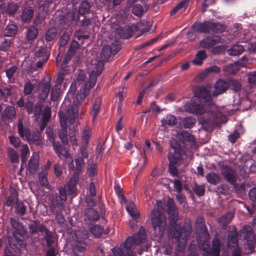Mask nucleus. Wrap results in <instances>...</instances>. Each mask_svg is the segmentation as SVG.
Segmentation results:
<instances>
[{
	"label": "nucleus",
	"mask_w": 256,
	"mask_h": 256,
	"mask_svg": "<svg viewBox=\"0 0 256 256\" xmlns=\"http://www.w3.org/2000/svg\"><path fill=\"white\" fill-rule=\"evenodd\" d=\"M196 230L199 233L197 243L200 249L204 252V256H220L224 244L222 238L216 234L212 240V248H210L209 242L210 235L205 224H196Z\"/></svg>",
	"instance_id": "nucleus-1"
},
{
	"label": "nucleus",
	"mask_w": 256,
	"mask_h": 256,
	"mask_svg": "<svg viewBox=\"0 0 256 256\" xmlns=\"http://www.w3.org/2000/svg\"><path fill=\"white\" fill-rule=\"evenodd\" d=\"M10 222L14 231L12 232L14 238L8 239V246L17 254L20 252V250L17 247L18 245L21 248H24L26 246V242L24 236L28 232L26 228L22 224L16 219L11 218Z\"/></svg>",
	"instance_id": "nucleus-2"
},
{
	"label": "nucleus",
	"mask_w": 256,
	"mask_h": 256,
	"mask_svg": "<svg viewBox=\"0 0 256 256\" xmlns=\"http://www.w3.org/2000/svg\"><path fill=\"white\" fill-rule=\"evenodd\" d=\"M150 220L154 233L158 236H162L166 226L164 214L158 208H154L152 211Z\"/></svg>",
	"instance_id": "nucleus-3"
},
{
	"label": "nucleus",
	"mask_w": 256,
	"mask_h": 256,
	"mask_svg": "<svg viewBox=\"0 0 256 256\" xmlns=\"http://www.w3.org/2000/svg\"><path fill=\"white\" fill-rule=\"evenodd\" d=\"M191 233L192 226L189 223L185 224L182 228L176 227L173 231V242L178 243L179 248L182 250L185 246L188 238L190 236Z\"/></svg>",
	"instance_id": "nucleus-4"
},
{
	"label": "nucleus",
	"mask_w": 256,
	"mask_h": 256,
	"mask_svg": "<svg viewBox=\"0 0 256 256\" xmlns=\"http://www.w3.org/2000/svg\"><path fill=\"white\" fill-rule=\"evenodd\" d=\"M58 115L60 123L72 124L78 116V107L76 101H74L72 104H68L64 112L62 110L60 111Z\"/></svg>",
	"instance_id": "nucleus-5"
},
{
	"label": "nucleus",
	"mask_w": 256,
	"mask_h": 256,
	"mask_svg": "<svg viewBox=\"0 0 256 256\" xmlns=\"http://www.w3.org/2000/svg\"><path fill=\"white\" fill-rule=\"evenodd\" d=\"M210 106L198 98H192L190 102L186 104V107L190 112L202 114L206 111L208 106Z\"/></svg>",
	"instance_id": "nucleus-6"
},
{
	"label": "nucleus",
	"mask_w": 256,
	"mask_h": 256,
	"mask_svg": "<svg viewBox=\"0 0 256 256\" xmlns=\"http://www.w3.org/2000/svg\"><path fill=\"white\" fill-rule=\"evenodd\" d=\"M146 231L143 226H141L138 232L134 234L133 237L128 238L124 242V246L126 248H132L134 246L139 245L142 243L146 242Z\"/></svg>",
	"instance_id": "nucleus-7"
},
{
	"label": "nucleus",
	"mask_w": 256,
	"mask_h": 256,
	"mask_svg": "<svg viewBox=\"0 0 256 256\" xmlns=\"http://www.w3.org/2000/svg\"><path fill=\"white\" fill-rule=\"evenodd\" d=\"M68 194H70L68 189L65 186L59 188L58 196H56V200L52 202L50 206L52 212H54L57 208L60 210L64 209V202L66 200Z\"/></svg>",
	"instance_id": "nucleus-8"
},
{
	"label": "nucleus",
	"mask_w": 256,
	"mask_h": 256,
	"mask_svg": "<svg viewBox=\"0 0 256 256\" xmlns=\"http://www.w3.org/2000/svg\"><path fill=\"white\" fill-rule=\"evenodd\" d=\"M168 213L169 216V221L170 228L174 227L177 222L178 218V210L176 206L174 200L169 198L167 201Z\"/></svg>",
	"instance_id": "nucleus-9"
},
{
	"label": "nucleus",
	"mask_w": 256,
	"mask_h": 256,
	"mask_svg": "<svg viewBox=\"0 0 256 256\" xmlns=\"http://www.w3.org/2000/svg\"><path fill=\"white\" fill-rule=\"evenodd\" d=\"M91 62L92 65L95 66L94 68L96 69V71L94 70L91 72L90 74L89 82H86L84 84V85H88L90 88V90L91 88L95 85L97 78L101 74L104 68V64L101 62L96 64V62H94V60H92Z\"/></svg>",
	"instance_id": "nucleus-10"
},
{
	"label": "nucleus",
	"mask_w": 256,
	"mask_h": 256,
	"mask_svg": "<svg viewBox=\"0 0 256 256\" xmlns=\"http://www.w3.org/2000/svg\"><path fill=\"white\" fill-rule=\"evenodd\" d=\"M80 232H78L76 234V238L74 240L72 244V250L75 256L80 255L79 253H83L86 250V242L84 239L86 236L82 238H79Z\"/></svg>",
	"instance_id": "nucleus-11"
},
{
	"label": "nucleus",
	"mask_w": 256,
	"mask_h": 256,
	"mask_svg": "<svg viewBox=\"0 0 256 256\" xmlns=\"http://www.w3.org/2000/svg\"><path fill=\"white\" fill-rule=\"evenodd\" d=\"M193 98H198L208 106H213L214 104L210 94L204 87L198 88L196 90L195 96Z\"/></svg>",
	"instance_id": "nucleus-12"
},
{
	"label": "nucleus",
	"mask_w": 256,
	"mask_h": 256,
	"mask_svg": "<svg viewBox=\"0 0 256 256\" xmlns=\"http://www.w3.org/2000/svg\"><path fill=\"white\" fill-rule=\"evenodd\" d=\"M138 28V26L136 25L118 28L116 30V34L122 38H128L132 36L134 32H136Z\"/></svg>",
	"instance_id": "nucleus-13"
},
{
	"label": "nucleus",
	"mask_w": 256,
	"mask_h": 256,
	"mask_svg": "<svg viewBox=\"0 0 256 256\" xmlns=\"http://www.w3.org/2000/svg\"><path fill=\"white\" fill-rule=\"evenodd\" d=\"M20 8V2L10 0L2 8V14L8 16H13Z\"/></svg>",
	"instance_id": "nucleus-14"
},
{
	"label": "nucleus",
	"mask_w": 256,
	"mask_h": 256,
	"mask_svg": "<svg viewBox=\"0 0 256 256\" xmlns=\"http://www.w3.org/2000/svg\"><path fill=\"white\" fill-rule=\"evenodd\" d=\"M65 145L58 141L52 144L54 150L60 158H64L66 159L70 156V154L66 149Z\"/></svg>",
	"instance_id": "nucleus-15"
},
{
	"label": "nucleus",
	"mask_w": 256,
	"mask_h": 256,
	"mask_svg": "<svg viewBox=\"0 0 256 256\" xmlns=\"http://www.w3.org/2000/svg\"><path fill=\"white\" fill-rule=\"evenodd\" d=\"M220 42L219 36H208L199 42V46L201 48H209Z\"/></svg>",
	"instance_id": "nucleus-16"
},
{
	"label": "nucleus",
	"mask_w": 256,
	"mask_h": 256,
	"mask_svg": "<svg viewBox=\"0 0 256 256\" xmlns=\"http://www.w3.org/2000/svg\"><path fill=\"white\" fill-rule=\"evenodd\" d=\"M179 156L176 158L174 156H168V159L170 162L169 164V172L170 175L172 176H177L180 178L177 168L176 166H178L180 164L182 158H179Z\"/></svg>",
	"instance_id": "nucleus-17"
},
{
	"label": "nucleus",
	"mask_w": 256,
	"mask_h": 256,
	"mask_svg": "<svg viewBox=\"0 0 256 256\" xmlns=\"http://www.w3.org/2000/svg\"><path fill=\"white\" fill-rule=\"evenodd\" d=\"M221 174L230 184H233L236 182V174L234 170L228 166H224L222 168Z\"/></svg>",
	"instance_id": "nucleus-18"
},
{
	"label": "nucleus",
	"mask_w": 256,
	"mask_h": 256,
	"mask_svg": "<svg viewBox=\"0 0 256 256\" xmlns=\"http://www.w3.org/2000/svg\"><path fill=\"white\" fill-rule=\"evenodd\" d=\"M112 50V48H111L109 45L104 46L101 52L100 57L98 56L96 60H93L94 62L96 64L101 62L104 64V62L110 58L112 54H113Z\"/></svg>",
	"instance_id": "nucleus-19"
},
{
	"label": "nucleus",
	"mask_w": 256,
	"mask_h": 256,
	"mask_svg": "<svg viewBox=\"0 0 256 256\" xmlns=\"http://www.w3.org/2000/svg\"><path fill=\"white\" fill-rule=\"evenodd\" d=\"M176 138L182 143L184 147L186 146V142H188L191 143L194 141V136L186 131L178 132H177Z\"/></svg>",
	"instance_id": "nucleus-20"
},
{
	"label": "nucleus",
	"mask_w": 256,
	"mask_h": 256,
	"mask_svg": "<svg viewBox=\"0 0 256 256\" xmlns=\"http://www.w3.org/2000/svg\"><path fill=\"white\" fill-rule=\"evenodd\" d=\"M170 144L174 151L172 152H170L168 154V156H174L175 158L179 156V158H182V154L183 152V148H184L182 145L178 144L174 140L170 141Z\"/></svg>",
	"instance_id": "nucleus-21"
},
{
	"label": "nucleus",
	"mask_w": 256,
	"mask_h": 256,
	"mask_svg": "<svg viewBox=\"0 0 256 256\" xmlns=\"http://www.w3.org/2000/svg\"><path fill=\"white\" fill-rule=\"evenodd\" d=\"M212 22L206 21L204 22H195L192 26L194 30L199 32L208 33L210 31Z\"/></svg>",
	"instance_id": "nucleus-22"
},
{
	"label": "nucleus",
	"mask_w": 256,
	"mask_h": 256,
	"mask_svg": "<svg viewBox=\"0 0 256 256\" xmlns=\"http://www.w3.org/2000/svg\"><path fill=\"white\" fill-rule=\"evenodd\" d=\"M18 131L20 137L24 138L27 140H30V131L27 127L24 126L21 118L19 119L18 123Z\"/></svg>",
	"instance_id": "nucleus-23"
},
{
	"label": "nucleus",
	"mask_w": 256,
	"mask_h": 256,
	"mask_svg": "<svg viewBox=\"0 0 256 256\" xmlns=\"http://www.w3.org/2000/svg\"><path fill=\"white\" fill-rule=\"evenodd\" d=\"M228 87L229 84L226 82L221 80H218L214 85L215 90L213 92V95L216 96L224 92Z\"/></svg>",
	"instance_id": "nucleus-24"
},
{
	"label": "nucleus",
	"mask_w": 256,
	"mask_h": 256,
	"mask_svg": "<svg viewBox=\"0 0 256 256\" xmlns=\"http://www.w3.org/2000/svg\"><path fill=\"white\" fill-rule=\"evenodd\" d=\"M79 180V177L77 174H74L70 178L69 182L64 186L68 189L69 194H75L76 192V185Z\"/></svg>",
	"instance_id": "nucleus-25"
},
{
	"label": "nucleus",
	"mask_w": 256,
	"mask_h": 256,
	"mask_svg": "<svg viewBox=\"0 0 256 256\" xmlns=\"http://www.w3.org/2000/svg\"><path fill=\"white\" fill-rule=\"evenodd\" d=\"M126 255L127 256H132V252L130 248H126L124 244L122 248L114 247L112 250V254L108 256H122Z\"/></svg>",
	"instance_id": "nucleus-26"
},
{
	"label": "nucleus",
	"mask_w": 256,
	"mask_h": 256,
	"mask_svg": "<svg viewBox=\"0 0 256 256\" xmlns=\"http://www.w3.org/2000/svg\"><path fill=\"white\" fill-rule=\"evenodd\" d=\"M18 71V67L16 66H12L5 70L8 82L9 83H14L16 80V75Z\"/></svg>",
	"instance_id": "nucleus-27"
},
{
	"label": "nucleus",
	"mask_w": 256,
	"mask_h": 256,
	"mask_svg": "<svg viewBox=\"0 0 256 256\" xmlns=\"http://www.w3.org/2000/svg\"><path fill=\"white\" fill-rule=\"evenodd\" d=\"M253 232L252 228L248 226H244L238 233L240 239L250 241L252 239Z\"/></svg>",
	"instance_id": "nucleus-28"
},
{
	"label": "nucleus",
	"mask_w": 256,
	"mask_h": 256,
	"mask_svg": "<svg viewBox=\"0 0 256 256\" xmlns=\"http://www.w3.org/2000/svg\"><path fill=\"white\" fill-rule=\"evenodd\" d=\"M38 154L36 152L33 153L28 163V170L30 172H32L36 170L38 166Z\"/></svg>",
	"instance_id": "nucleus-29"
},
{
	"label": "nucleus",
	"mask_w": 256,
	"mask_h": 256,
	"mask_svg": "<svg viewBox=\"0 0 256 256\" xmlns=\"http://www.w3.org/2000/svg\"><path fill=\"white\" fill-rule=\"evenodd\" d=\"M61 128L58 130V136L62 144H68V132L66 130L67 124L60 123Z\"/></svg>",
	"instance_id": "nucleus-30"
},
{
	"label": "nucleus",
	"mask_w": 256,
	"mask_h": 256,
	"mask_svg": "<svg viewBox=\"0 0 256 256\" xmlns=\"http://www.w3.org/2000/svg\"><path fill=\"white\" fill-rule=\"evenodd\" d=\"M28 228L30 234H34L38 231L43 232L45 226L38 221H33L28 224Z\"/></svg>",
	"instance_id": "nucleus-31"
},
{
	"label": "nucleus",
	"mask_w": 256,
	"mask_h": 256,
	"mask_svg": "<svg viewBox=\"0 0 256 256\" xmlns=\"http://www.w3.org/2000/svg\"><path fill=\"white\" fill-rule=\"evenodd\" d=\"M15 108L12 106H7L2 113V118L3 120H12L16 116Z\"/></svg>",
	"instance_id": "nucleus-32"
},
{
	"label": "nucleus",
	"mask_w": 256,
	"mask_h": 256,
	"mask_svg": "<svg viewBox=\"0 0 256 256\" xmlns=\"http://www.w3.org/2000/svg\"><path fill=\"white\" fill-rule=\"evenodd\" d=\"M30 144H34L36 146H40L42 148L44 143L42 138V134L40 132H36L32 134V136H30V140H27Z\"/></svg>",
	"instance_id": "nucleus-33"
},
{
	"label": "nucleus",
	"mask_w": 256,
	"mask_h": 256,
	"mask_svg": "<svg viewBox=\"0 0 256 256\" xmlns=\"http://www.w3.org/2000/svg\"><path fill=\"white\" fill-rule=\"evenodd\" d=\"M90 88L88 85H84L82 88H80V92H78L76 97V104L81 103L86 97L88 94L90 92Z\"/></svg>",
	"instance_id": "nucleus-34"
},
{
	"label": "nucleus",
	"mask_w": 256,
	"mask_h": 256,
	"mask_svg": "<svg viewBox=\"0 0 256 256\" xmlns=\"http://www.w3.org/2000/svg\"><path fill=\"white\" fill-rule=\"evenodd\" d=\"M34 16V10L30 7L26 8L22 11L21 18L25 23L29 22Z\"/></svg>",
	"instance_id": "nucleus-35"
},
{
	"label": "nucleus",
	"mask_w": 256,
	"mask_h": 256,
	"mask_svg": "<svg viewBox=\"0 0 256 256\" xmlns=\"http://www.w3.org/2000/svg\"><path fill=\"white\" fill-rule=\"evenodd\" d=\"M246 66V63L243 61H238L234 64H230L228 69L229 74H234L238 72L241 67Z\"/></svg>",
	"instance_id": "nucleus-36"
},
{
	"label": "nucleus",
	"mask_w": 256,
	"mask_h": 256,
	"mask_svg": "<svg viewBox=\"0 0 256 256\" xmlns=\"http://www.w3.org/2000/svg\"><path fill=\"white\" fill-rule=\"evenodd\" d=\"M10 195L8 196L6 202V204L8 206H10L14 203L16 204V202H18V194L16 190L14 188L10 187Z\"/></svg>",
	"instance_id": "nucleus-37"
},
{
	"label": "nucleus",
	"mask_w": 256,
	"mask_h": 256,
	"mask_svg": "<svg viewBox=\"0 0 256 256\" xmlns=\"http://www.w3.org/2000/svg\"><path fill=\"white\" fill-rule=\"evenodd\" d=\"M126 210L130 215L134 219H138L140 217V214L136 208L135 204L133 202H130L127 204Z\"/></svg>",
	"instance_id": "nucleus-38"
},
{
	"label": "nucleus",
	"mask_w": 256,
	"mask_h": 256,
	"mask_svg": "<svg viewBox=\"0 0 256 256\" xmlns=\"http://www.w3.org/2000/svg\"><path fill=\"white\" fill-rule=\"evenodd\" d=\"M206 58L205 50H198L196 54V58L192 60V62L196 65L200 66Z\"/></svg>",
	"instance_id": "nucleus-39"
},
{
	"label": "nucleus",
	"mask_w": 256,
	"mask_h": 256,
	"mask_svg": "<svg viewBox=\"0 0 256 256\" xmlns=\"http://www.w3.org/2000/svg\"><path fill=\"white\" fill-rule=\"evenodd\" d=\"M50 82H46L42 84V90L40 94V98L42 101L44 100L50 92Z\"/></svg>",
	"instance_id": "nucleus-40"
},
{
	"label": "nucleus",
	"mask_w": 256,
	"mask_h": 256,
	"mask_svg": "<svg viewBox=\"0 0 256 256\" xmlns=\"http://www.w3.org/2000/svg\"><path fill=\"white\" fill-rule=\"evenodd\" d=\"M48 57L46 56V58H42V60L38 61L35 64H32L30 67H28V70L30 72H33L38 70V68H42L43 66L46 64L48 60Z\"/></svg>",
	"instance_id": "nucleus-41"
},
{
	"label": "nucleus",
	"mask_w": 256,
	"mask_h": 256,
	"mask_svg": "<svg viewBox=\"0 0 256 256\" xmlns=\"http://www.w3.org/2000/svg\"><path fill=\"white\" fill-rule=\"evenodd\" d=\"M18 31L17 26L12 24H10L6 26L4 30V34L7 36H14Z\"/></svg>",
	"instance_id": "nucleus-42"
},
{
	"label": "nucleus",
	"mask_w": 256,
	"mask_h": 256,
	"mask_svg": "<svg viewBox=\"0 0 256 256\" xmlns=\"http://www.w3.org/2000/svg\"><path fill=\"white\" fill-rule=\"evenodd\" d=\"M38 35V30L36 26H31L28 28L26 38L28 41H33Z\"/></svg>",
	"instance_id": "nucleus-43"
},
{
	"label": "nucleus",
	"mask_w": 256,
	"mask_h": 256,
	"mask_svg": "<svg viewBox=\"0 0 256 256\" xmlns=\"http://www.w3.org/2000/svg\"><path fill=\"white\" fill-rule=\"evenodd\" d=\"M90 232L96 238H100L103 233H108V232L104 231V228L98 224L92 226L90 229Z\"/></svg>",
	"instance_id": "nucleus-44"
},
{
	"label": "nucleus",
	"mask_w": 256,
	"mask_h": 256,
	"mask_svg": "<svg viewBox=\"0 0 256 256\" xmlns=\"http://www.w3.org/2000/svg\"><path fill=\"white\" fill-rule=\"evenodd\" d=\"M238 234H233L228 236L227 240V245L229 248H238Z\"/></svg>",
	"instance_id": "nucleus-45"
},
{
	"label": "nucleus",
	"mask_w": 256,
	"mask_h": 256,
	"mask_svg": "<svg viewBox=\"0 0 256 256\" xmlns=\"http://www.w3.org/2000/svg\"><path fill=\"white\" fill-rule=\"evenodd\" d=\"M244 49L241 45H234L227 50V53L230 56H237L241 54Z\"/></svg>",
	"instance_id": "nucleus-46"
},
{
	"label": "nucleus",
	"mask_w": 256,
	"mask_h": 256,
	"mask_svg": "<svg viewBox=\"0 0 256 256\" xmlns=\"http://www.w3.org/2000/svg\"><path fill=\"white\" fill-rule=\"evenodd\" d=\"M207 181L214 185H216L220 181V178L218 174L214 172L208 173L206 175Z\"/></svg>",
	"instance_id": "nucleus-47"
},
{
	"label": "nucleus",
	"mask_w": 256,
	"mask_h": 256,
	"mask_svg": "<svg viewBox=\"0 0 256 256\" xmlns=\"http://www.w3.org/2000/svg\"><path fill=\"white\" fill-rule=\"evenodd\" d=\"M15 207V213L20 216H24L26 214L27 206L22 202H16Z\"/></svg>",
	"instance_id": "nucleus-48"
},
{
	"label": "nucleus",
	"mask_w": 256,
	"mask_h": 256,
	"mask_svg": "<svg viewBox=\"0 0 256 256\" xmlns=\"http://www.w3.org/2000/svg\"><path fill=\"white\" fill-rule=\"evenodd\" d=\"M85 214L87 218L90 220H97L100 218L98 212L96 210L92 208L86 209Z\"/></svg>",
	"instance_id": "nucleus-49"
},
{
	"label": "nucleus",
	"mask_w": 256,
	"mask_h": 256,
	"mask_svg": "<svg viewBox=\"0 0 256 256\" xmlns=\"http://www.w3.org/2000/svg\"><path fill=\"white\" fill-rule=\"evenodd\" d=\"M132 14L138 17H141L146 12L142 6L140 4H135L132 6Z\"/></svg>",
	"instance_id": "nucleus-50"
},
{
	"label": "nucleus",
	"mask_w": 256,
	"mask_h": 256,
	"mask_svg": "<svg viewBox=\"0 0 256 256\" xmlns=\"http://www.w3.org/2000/svg\"><path fill=\"white\" fill-rule=\"evenodd\" d=\"M62 92L61 86H54L50 94L51 100L53 101L56 100L60 96Z\"/></svg>",
	"instance_id": "nucleus-51"
},
{
	"label": "nucleus",
	"mask_w": 256,
	"mask_h": 256,
	"mask_svg": "<svg viewBox=\"0 0 256 256\" xmlns=\"http://www.w3.org/2000/svg\"><path fill=\"white\" fill-rule=\"evenodd\" d=\"M57 30L55 28H49L46 32L45 38L48 42H51L54 40L57 36Z\"/></svg>",
	"instance_id": "nucleus-52"
},
{
	"label": "nucleus",
	"mask_w": 256,
	"mask_h": 256,
	"mask_svg": "<svg viewBox=\"0 0 256 256\" xmlns=\"http://www.w3.org/2000/svg\"><path fill=\"white\" fill-rule=\"evenodd\" d=\"M8 156L12 163H17L19 160V157L17 152L12 148H8Z\"/></svg>",
	"instance_id": "nucleus-53"
},
{
	"label": "nucleus",
	"mask_w": 256,
	"mask_h": 256,
	"mask_svg": "<svg viewBox=\"0 0 256 256\" xmlns=\"http://www.w3.org/2000/svg\"><path fill=\"white\" fill-rule=\"evenodd\" d=\"M101 104V100L100 98H96L94 102L91 114L92 116L93 120H94L100 111V106Z\"/></svg>",
	"instance_id": "nucleus-54"
},
{
	"label": "nucleus",
	"mask_w": 256,
	"mask_h": 256,
	"mask_svg": "<svg viewBox=\"0 0 256 256\" xmlns=\"http://www.w3.org/2000/svg\"><path fill=\"white\" fill-rule=\"evenodd\" d=\"M234 215L232 213H228L226 215H224L218 219V221L220 224L224 227L226 224L230 223L232 218H233Z\"/></svg>",
	"instance_id": "nucleus-55"
},
{
	"label": "nucleus",
	"mask_w": 256,
	"mask_h": 256,
	"mask_svg": "<svg viewBox=\"0 0 256 256\" xmlns=\"http://www.w3.org/2000/svg\"><path fill=\"white\" fill-rule=\"evenodd\" d=\"M210 31L216 33L222 32L226 28V26L219 22H212Z\"/></svg>",
	"instance_id": "nucleus-56"
},
{
	"label": "nucleus",
	"mask_w": 256,
	"mask_h": 256,
	"mask_svg": "<svg viewBox=\"0 0 256 256\" xmlns=\"http://www.w3.org/2000/svg\"><path fill=\"white\" fill-rule=\"evenodd\" d=\"M43 232L45 233L44 237L47 245L48 247H50L54 242V238L53 237L52 234L46 227L45 230H44Z\"/></svg>",
	"instance_id": "nucleus-57"
},
{
	"label": "nucleus",
	"mask_w": 256,
	"mask_h": 256,
	"mask_svg": "<svg viewBox=\"0 0 256 256\" xmlns=\"http://www.w3.org/2000/svg\"><path fill=\"white\" fill-rule=\"evenodd\" d=\"M90 9V5L86 1H82L80 6L78 14L84 15L89 12Z\"/></svg>",
	"instance_id": "nucleus-58"
},
{
	"label": "nucleus",
	"mask_w": 256,
	"mask_h": 256,
	"mask_svg": "<svg viewBox=\"0 0 256 256\" xmlns=\"http://www.w3.org/2000/svg\"><path fill=\"white\" fill-rule=\"evenodd\" d=\"M35 56L36 57H42L46 58L47 56L48 59L49 58L50 54L46 46H40L34 52Z\"/></svg>",
	"instance_id": "nucleus-59"
},
{
	"label": "nucleus",
	"mask_w": 256,
	"mask_h": 256,
	"mask_svg": "<svg viewBox=\"0 0 256 256\" xmlns=\"http://www.w3.org/2000/svg\"><path fill=\"white\" fill-rule=\"evenodd\" d=\"M47 176L48 172L46 170H42L38 174L39 182L41 186H46L48 184Z\"/></svg>",
	"instance_id": "nucleus-60"
},
{
	"label": "nucleus",
	"mask_w": 256,
	"mask_h": 256,
	"mask_svg": "<svg viewBox=\"0 0 256 256\" xmlns=\"http://www.w3.org/2000/svg\"><path fill=\"white\" fill-rule=\"evenodd\" d=\"M34 84L31 82H26L24 86V94L25 96L31 95L32 94V91L34 90Z\"/></svg>",
	"instance_id": "nucleus-61"
},
{
	"label": "nucleus",
	"mask_w": 256,
	"mask_h": 256,
	"mask_svg": "<svg viewBox=\"0 0 256 256\" xmlns=\"http://www.w3.org/2000/svg\"><path fill=\"white\" fill-rule=\"evenodd\" d=\"M11 43V38H2L0 39V49L3 51H6L10 47Z\"/></svg>",
	"instance_id": "nucleus-62"
},
{
	"label": "nucleus",
	"mask_w": 256,
	"mask_h": 256,
	"mask_svg": "<svg viewBox=\"0 0 256 256\" xmlns=\"http://www.w3.org/2000/svg\"><path fill=\"white\" fill-rule=\"evenodd\" d=\"M46 134L49 142L52 144L56 142V135L53 130L50 128H48L46 130Z\"/></svg>",
	"instance_id": "nucleus-63"
},
{
	"label": "nucleus",
	"mask_w": 256,
	"mask_h": 256,
	"mask_svg": "<svg viewBox=\"0 0 256 256\" xmlns=\"http://www.w3.org/2000/svg\"><path fill=\"white\" fill-rule=\"evenodd\" d=\"M196 123V120L192 117L185 118L182 121V125L185 128H190Z\"/></svg>",
	"instance_id": "nucleus-64"
}]
</instances>
